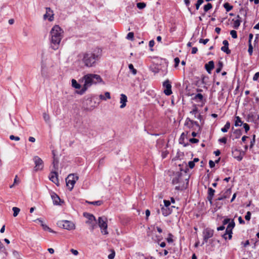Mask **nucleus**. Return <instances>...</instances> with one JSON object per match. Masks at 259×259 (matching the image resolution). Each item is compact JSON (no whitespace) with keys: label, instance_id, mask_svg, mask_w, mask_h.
Wrapping results in <instances>:
<instances>
[{"label":"nucleus","instance_id":"1","mask_svg":"<svg viewBox=\"0 0 259 259\" xmlns=\"http://www.w3.org/2000/svg\"><path fill=\"white\" fill-rule=\"evenodd\" d=\"M63 30L57 25H55L50 31L51 47L54 50L59 49L63 36Z\"/></svg>","mask_w":259,"mask_h":259},{"label":"nucleus","instance_id":"2","mask_svg":"<svg viewBox=\"0 0 259 259\" xmlns=\"http://www.w3.org/2000/svg\"><path fill=\"white\" fill-rule=\"evenodd\" d=\"M82 79L84 81L82 89L76 93L79 95H83L88 89L93 84L103 82V80L99 75L95 74H88L83 76Z\"/></svg>","mask_w":259,"mask_h":259},{"label":"nucleus","instance_id":"3","mask_svg":"<svg viewBox=\"0 0 259 259\" xmlns=\"http://www.w3.org/2000/svg\"><path fill=\"white\" fill-rule=\"evenodd\" d=\"M100 56L99 49H98L97 53L94 52L86 53L83 55L82 62L85 66L88 67H93L99 59Z\"/></svg>","mask_w":259,"mask_h":259},{"label":"nucleus","instance_id":"4","mask_svg":"<svg viewBox=\"0 0 259 259\" xmlns=\"http://www.w3.org/2000/svg\"><path fill=\"white\" fill-rule=\"evenodd\" d=\"M98 224L99 227L101 230V233L104 235L108 234L107 231V219L105 217H99L98 220Z\"/></svg>","mask_w":259,"mask_h":259},{"label":"nucleus","instance_id":"5","mask_svg":"<svg viewBox=\"0 0 259 259\" xmlns=\"http://www.w3.org/2000/svg\"><path fill=\"white\" fill-rule=\"evenodd\" d=\"M78 177L74 174H70L66 179V185L69 187L70 191H71L74 187L76 182L78 180Z\"/></svg>","mask_w":259,"mask_h":259},{"label":"nucleus","instance_id":"6","mask_svg":"<svg viewBox=\"0 0 259 259\" xmlns=\"http://www.w3.org/2000/svg\"><path fill=\"white\" fill-rule=\"evenodd\" d=\"M57 225L59 226L68 230H71L75 229V225L74 223L69 221H60L58 222Z\"/></svg>","mask_w":259,"mask_h":259},{"label":"nucleus","instance_id":"7","mask_svg":"<svg viewBox=\"0 0 259 259\" xmlns=\"http://www.w3.org/2000/svg\"><path fill=\"white\" fill-rule=\"evenodd\" d=\"M213 230L208 228H207L203 230L202 232L203 242L202 243V245H203L204 243L207 242L208 240L213 236Z\"/></svg>","mask_w":259,"mask_h":259},{"label":"nucleus","instance_id":"8","mask_svg":"<svg viewBox=\"0 0 259 259\" xmlns=\"http://www.w3.org/2000/svg\"><path fill=\"white\" fill-rule=\"evenodd\" d=\"M35 164L34 170L37 171L41 170L44 167V162L42 160L37 156H35L33 158Z\"/></svg>","mask_w":259,"mask_h":259},{"label":"nucleus","instance_id":"9","mask_svg":"<svg viewBox=\"0 0 259 259\" xmlns=\"http://www.w3.org/2000/svg\"><path fill=\"white\" fill-rule=\"evenodd\" d=\"M163 86L165 88V89L164 90V93L166 95L169 96L172 94L171 89V85L170 81L168 79L163 82Z\"/></svg>","mask_w":259,"mask_h":259},{"label":"nucleus","instance_id":"10","mask_svg":"<svg viewBox=\"0 0 259 259\" xmlns=\"http://www.w3.org/2000/svg\"><path fill=\"white\" fill-rule=\"evenodd\" d=\"M44 18L46 19L48 18L50 21H52L54 19L53 11L50 8H46V13L44 15Z\"/></svg>","mask_w":259,"mask_h":259},{"label":"nucleus","instance_id":"11","mask_svg":"<svg viewBox=\"0 0 259 259\" xmlns=\"http://www.w3.org/2000/svg\"><path fill=\"white\" fill-rule=\"evenodd\" d=\"M50 180L57 185H59V181L58 179V174L56 171H52L51 172Z\"/></svg>","mask_w":259,"mask_h":259},{"label":"nucleus","instance_id":"12","mask_svg":"<svg viewBox=\"0 0 259 259\" xmlns=\"http://www.w3.org/2000/svg\"><path fill=\"white\" fill-rule=\"evenodd\" d=\"M214 193H215V190L214 189H213L212 188L209 187L208 188V195H207V198L208 200L209 201L210 204H212V200L213 197L214 196Z\"/></svg>","mask_w":259,"mask_h":259},{"label":"nucleus","instance_id":"13","mask_svg":"<svg viewBox=\"0 0 259 259\" xmlns=\"http://www.w3.org/2000/svg\"><path fill=\"white\" fill-rule=\"evenodd\" d=\"M214 62L213 61H210L205 65V68L208 73H211V71L214 68Z\"/></svg>","mask_w":259,"mask_h":259},{"label":"nucleus","instance_id":"14","mask_svg":"<svg viewBox=\"0 0 259 259\" xmlns=\"http://www.w3.org/2000/svg\"><path fill=\"white\" fill-rule=\"evenodd\" d=\"M127 102V97L124 94L120 95V103H121V105L120 106V108H123L126 106V103Z\"/></svg>","mask_w":259,"mask_h":259},{"label":"nucleus","instance_id":"15","mask_svg":"<svg viewBox=\"0 0 259 259\" xmlns=\"http://www.w3.org/2000/svg\"><path fill=\"white\" fill-rule=\"evenodd\" d=\"M161 211L162 215L164 217H166L171 213L172 209L170 207H165L162 206L161 208Z\"/></svg>","mask_w":259,"mask_h":259},{"label":"nucleus","instance_id":"16","mask_svg":"<svg viewBox=\"0 0 259 259\" xmlns=\"http://www.w3.org/2000/svg\"><path fill=\"white\" fill-rule=\"evenodd\" d=\"M53 203L55 205L60 204L59 202L61 201L60 197L55 193H53L51 195Z\"/></svg>","mask_w":259,"mask_h":259},{"label":"nucleus","instance_id":"17","mask_svg":"<svg viewBox=\"0 0 259 259\" xmlns=\"http://www.w3.org/2000/svg\"><path fill=\"white\" fill-rule=\"evenodd\" d=\"M92 100L91 98H88L87 99L86 102L84 103V105H85V104H86V105H87V107H85V110H87L88 111H89V110L91 111L94 108L95 106H91V107L88 106V104H90L91 103H92Z\"/></svg>","mask_w":259,"mask_h":259},{"label":"nucleus","instance_id":"18","mask_svg":"<svg viewBox=\"0 0 259 259\" xmlns=\"http://www.w3.org/2000/svg\"><path fill=\"white\" fill-rule=\"evenodd\" d=\"M86 223L89 224L90 225V229L92 231H93L97 227L96 220L93 222L87 221Z\"/></svg>","mask_w":259,"mask_h":259},{"label":"nucleus","instance_id":"19","mask_svg":"<svg viewBox=\"0 0 259 259\" xmlns=\"http://www.w3.org/2000/svg\"><path fill=\"white\" fill-rule=\"evenodd\" d=\"M84 216L88 219V221L93 222L96 220L95 217L92 214L84 213Z\"/></svg>","mask_w":259,"mask_h":259},{"label":"nucleus","instance_id":"20","mask_svg":"<svg viewBox=\"0 0 259 259\" xmlns=\"http://www.w3.org/2000/svg\"><path fill=\"white\" fill-rule=\"evenodd\" d=\"M237 18L238 19H237L236 20H235L234 22V24H233V27L235 29L238 28V27H239V26L240 25L241 22V18L240 17V16L239 15L237 16Z\"/></svg>","mask_w":259,"mask_h":259},{"label":"nucleus","instance_id":"21","mask_svg":"<svg viewBox=\"0 0 259 259\" xmlns=\"http://www.w3.org/2000/svg\"><path fill=\"white\" fill-rule=\"evenodd\" d=\"M235 226V223L233 220H232L229 223V224L227 227V231H232L233 229L234 228Z\"/></svg>","mask_w":259,"mask_h":259},{"label":"nucleus","instance_id":"22","mask_svg":"<svg viewBox=\"0 0 259 259\" xmlns=\"http://www.w3.org/2000/svg\"><path fill=\"white\" fill-rule=\"evenodd\" d=\"M190 113L192 115H194V116L197 118H199L201 117V115L198 114V109L196 107H195L191 111H190Z\"/></svg>","mask_w":259,"mask_h":259},{"label":"nucleus","instance_id":"23","mask_svg":"<svg viewBox=\"0 0 259 259\" xmlns=\"http://www.w3.org/2000/svg\"><path fill=\"white\" fill-rule=\"evenodd\" d=\"M243 122L241 121V118L239 116L235 117V126H239L243 124Z\"/></svg>","mask_w":259,"mask_h":259},{"label":"nucleus","instance_id":"24","mask_svg":"<svg viewBox=\"0 0 259 259\" xmlns=\"http://www.w3.org/2000/svg\"><path fill=\"white\" fill-rule=\"evenodd\" d=\"M37 220H38L39 222H40L41 223V225L42 227V228L45 231H49L50 232H53V230L50 228L48 226H47L46 225H45L43 224V222L41 220H40V219H38Z\"/></svg>","mask_w":259,"mask_h":259},{"label":"nucleus","instance_id":"25","mask_svg":"<svg viewBox=\"0 0 259 259\" xmlns=\"http://www.w3.org/2000/svg\"><path fill=\"white\" fill-rule=\"evenodd\" d=\"M233 134L235 136V139H238L242 135V131L240 129L235 130L233 132Z\"/></svg>","mask_w":259,"mask_h":259},{"label":"nucleus","instance_id":"26","mask_svg":"<svg viewBox=\"0 0 259 259\" xmlns=\"http://www.w3.org/2000/svg\"><path fill=\"white\" fill-rule=\"evenodd\" d=\"M230 127V122L227 121L224 127L221 128V131L223 133H226Z\"/></svg>","mask_w":259,"mask_h":259},{"label":"nucleus","instance_id":"27","mask_svg":"<svg viewBox=\"0 0 259 259\" xmlns=\"http://www.w3.org/2000/svg\"><path fill=\"white\" fill-rule=\"evenodd\" d=\"M72 86L75 89H80L81 85L80 84L78 83L76 80L74 79H72L71 80Z\"/></svg>","mask_w":259,"mask_h":259},{"label":"nucleus","instance_id":"28","mask_svg":"<svg viewBox=\"0 0 259 259\" xmlns=\"http://www.w3.org/2000/svg\"><path fill=\"white\" fill-rule=\"evenodd\" d=\"M203 95L201 94L198 93L195 95L193 98V99L198 101H201L203 100Z\"/></svg>","mask_w":259,"mask_h":259},{"label":"nucleus","instance_id":"29","mask_svg":"<svg viewBox=\"0 0 259 259\" xmlns=\"http://www.w3.org/2000/svg\"><path fill=\"white\" fill-rule=\"evenodd\" d=\"M231 194V188L227 189L224 193L223 194L224 195V198H229Z\"/></svg>","mask_w":259,"mask_h":259},{"label":"nucleus","instance_id":"30","mask_svg":"<svg viewBox=\"0 0 259 259\" xmlns=\"http://www.w3.org/2000/svg\"><path fill=\"white\" fill-rule=\"evenodd\" d=\"M181 177L180 174L177 175L175 177H174L172 180V184H178L180 182L179 179Z\"/></svg>","mask_w":259,"mask_h":259},{"label":"nucleus","instance_id":"31","mask_svg":"<svg viewBox=\"0 0 259 259\" xmlns=\"http://www.w3.org/2000/svg\"><path fill=\"white\" fill-rule=\"evenodd\" d=\"M224 7L227 12H229L233 9V6L230 5L228 3H225L224 4Z\"/></svg>","mask_w":259,"mask_h":259},{"label":"nucleus","instance_id":"32","mask_svg":"<svg viewBox=\"0 0 259 259\" xmlns=\"http://www.w3.org/2000/svg\"><path fill=\"white\" fill-rule=\"evenodd\" d=\"M218 67L217 68L215 72L218 73L221 72V71L223 68V62L221 61H219L218 62Z\"/></svg>","mask_w":259,"mask_h":259},{"label":"nucleus","instance_id":"33","mask_svg":"<svg viewBox=\"0 0 259 259\" xmlns=\"http://www.w3.org/2000/svg\"><path fill=\"white\" fill-rule=\"evenodd\" d=\"M128 68L134 75H136L137 74V71L136 69L134 68L132 64H130L128 65Z\"/></svg>","mask_w":259,"mask_h":259},{"label":"nucleus","instance_id":"34","mask_svg":"<svg viewBox=\"0 0 259 259\" xmlns=\"http://www.w3.org/2000/svg\"><path fill=\"white\" fill-rule=\"evenodd\" d=\"M12 210L14 211L13 216L14 217H16V216H17L20 211V209L19 208L16 207H13L12 208Z\"/></svg>","mask_w":259,"mask_h":259},{"label":"nucleus","instance_id":"35","mask_svg":"<svg viewBox=\"0 0 259 259\" xmlns=\"http://www.w3.org/2000/svg\"><path fill=\"white\" fill-rule=\"evenodd\" d=\"M221 51L226 53L227 54H230L231 51L229 49L228 47L223 46L221 48Z\"/></svg>","mask_w":259,"mask_h":259},{"label":"nucleus","instance_id":"36","mask_svg":"<svg viewBox=\"0 0 259 259\" xmlns=\"http://www.w3.org/2000/svg\"><path fill=\"white\" fill-rule=\"evenodd\" d=\"M212 7V5L210 3H208L207 5L204 6V11L205 12H207Z\"/></svg>","mask_w":259,"mask_h":259},{"label":"nucleus","instance_id":"37","mask_svg":"<svg viewBox=\"0 0 259 259\" xmlns=\"http://www.w3.org/2000/svg\"><path fill=\"white\" fill-rule=\"evenodd\" d=\"M146 6V5L145 3H138L137 4V7L139 9H143L145 8Z\"/></svg>","mask_w":259,"mask_h":259},{"label":"nucleus","instance_id":"38","mask_svg":"<svg viewBox=\"0 0 259 259\" xmlns=\"http://www.w3.org/2000/svg\"><path fill=\"white\" fill-rule=\"evenodd\" d=\"M115 252L114 251V250H111V253H110L108 256V258L109 259H113L115 257Z\"/></svg>","mask_w":259,"mask_h":259},{"label":"nucleus","instance_id":"39","mask_svg":"<svg viewBox=\"0 0 259 259\" xmlns=\"http://www.w3.org/2000/svg\"><path fill=\"white\" fill-rule=\"evenodd\" d=\"M134 34L133 32H129L126 38L127 39H129V40H133V38H134Z\"/></svg>","mask_w":259,"mask_h":259},{"label":"nucleus","instance_id":"40","mask_svg":"<svg viewBox=\"0 0 259 259\" xmlns=\"http://www.w3.org/2000/svg\"><path fill=\"white\" fill-rule=\"evenodd\" d=\"M255 135H253L252 139L250 141V146H249L250 148H252L253 147V146L255 144Z\"/></svg>","mask_w":259,"mask_h":259},{"label":"nucleus","instance_id":"41","mask_svg":"<svg viewBox=\"0 0 259 259\" xmlns=\"http://www.w3.org/2000/svg\"><path fill=\"white\" fill-rule=\"evenodd\" d=\"M248 52L249 55L251 56L253 52V47L251 43L249 44Z\"/></svg>","mask_w":259,"mask_h":259},{"label":"nucleus","instance_id":"42","mask_svg":"<svg viewBox=\"0 0 259 259\" xmlns=\"http://www.w3.org/2000/svg\"><path fill=\"white\" fill-rule=\"evenodd\" d=\"M230 34L233 38H236L237 37V32L234 30H232L230 31Z\"/></svg>","mask_w":259,"mask_h":259},{"label":"nucleus","instance_id":"43","mask_svg":"<svg viewBox=\"0 0 259 259\" xmlns=\"http://www.w3.org/2000/svg\"><path fill=\"white\" fill-rule=\"evenodd\" d=\"M203 0H198L195 5L196 10H198L200 6L203 3Z\"/></svg>","mask_w":259,"mask_h":259},{"label":"nucleus","instance_id":"44","mask_svg":"<svg viewBox=\"0 0 259 259\" xmlns=\"http://www.w3.org/2000/svg\"><path fill=\"white\" fill-rule=\"evenodd\" d=\"M209 41V39L208 38H206V39H202V38H201L199 39V42L200 43V44H203L204 45H206Z\"/></svg>","mask_w":259,"mask_h":259},{"label":"nucleus","instance_id":"45","mask_svg":"<svg viewBox=\"0 0 259 259\" xmlns=\"http://www.w3.org/2000/svg\"><path fill=\"white\" fill-rule=\"evenodd\" d=\"M251 212L250 211H247L245 216V219L246 221H249L250 220V218H251Z\"/></svg>","mask_w":259,"mask_h":259},{"label":"nucleus","instance_id":"46","mask_svg":"<svg viewBox=\"0 0 259 259\" xmlns=\"http://www.w3.org/2000/svg\"><path fill=\"white\" fill-rule=\"evenodd\" d=\"M89 203L90 204L95 205L99 206L102 204V202L101 201H93V202H89Z\"/></svg>","mask_w":259,"mask_h":259},{"label":"nucleus","instance_id":"47","mask_svg":"<svg viewBox=\"0 0 259 259\" xmlns=\"http://www.w3.org/2000/svg\"><path fill=\"white\" fill-rule=\"evenodd\" d=\"M243 127L245 129V133H247V132L250 129L249 125L247 123H243Z\"/></svg>","mask_w":259,"mask_h":259},{"label":"nucleus","instance_id":"48","mask_svg":"<svg viewBox=\"0 0 259 259\" xmlns=\"http://www.w3.org/2000/svg\"><path fill=\"white\" fill-rule=\"evenodd\" d=\"M58 161L55 158H54L53 164L54 168L55 169H56L58 168Z\"/></svg>","mask_w":259,"mask_h":259},{"label":"nucleus","instance_id":"49","mask_svg":"<svg viewBox=\"0 0 259 259\" xmlns=\"http://www.w3.org/2000/svg\"><path fill=\"white\" fill-rule=\"evenodd\" d=\"M10 139L11 140H15V141H19L20 140V138L19 137L15 136L14 135H11L10 136Z\"/></svg>","mask_w":259,"mask_h":259},{"label":"nucleus","instance_id":"50","mask_svg":"<svg viewBox=\"0 0 259 259\" xmlns=\"http://www.w3.org/2000/svg\"><path fill=\"white\" fill-rule=\"evenodd\" d=\"M163 202H164V205L163 206V207H169V206L170 205V202L169 200H164Z\"/></svg>","mask_w":259,"mask_h":259},{"label":"nucleus","instance_id":"51","mask_svg":"<svg viewBox=\"0 0 259 259\" xmlns=\"http://www.w3.org/2000/svg\"><path fill=\"white\" fill-rule=\"evenodd\" d=\"M188 120L190 121L191 124H192V125L194 124L197 126H199V124L198 123V122L197 121H195L192 120H191L189 118H187V121Z\"/></svg>","mask_w":259,"mask_h":259},{"label":"nucleus","instance_id":"52","mask_svg":"<svg viewBox=\"0 0 259 259\" xmlns=\"http://www.w3.org/2000/svg\"><path fill=\"white\" fill-rule=\"evenodd\" d=\"M43 117H44V120L47 122L50 119L49 115L46 113H44L43 114Z\"/></svg>","mask_w":259,"mask_h":259},{"label":"nucleus","instance_id":"53","mask_svg":"<svg viewBox=\"0 0 259 259\" xmlns=\"http://www.w3.org/2000/svg\"><path fill=\"white\" fill-rule=\"evenodd\" d=\"M172 235L171 234H168V237L167 238L166 240L168 243H172L173 242V239H172Z\"/></svg>","mask_w":259,"mask_h":259},{"label":"nucleus","instance_id":"54","mask_svg":"<svg viewBox=\"0 0 259 259\" xmlns=\"http://www.w3.org/2000/svg\"><path fill=\"white\" fill-rule=\"evenodd\" d=\"M258 77H259V72H257L254 74V75L253 76L252 79L253 81H257Z\"/></svg>","mask_w":259,"mask_h":259},{"label":"nucleus","instance_id":"55","mask_svg":"<svg viewBox=\"0 0 259 259\" xmlns=\"http://www.w3.org/2000/svg\"><path fill=\"white\" fill-rule=\"evenodd\" d=\"M155 41L154 40H151L149 42V46L150 48L151 51H153L152 48L154 46Z\"/></svg>","mask_w":259,"mask_h":259},{"label":"nucleus","instance_id":"56","mask_svg":"<svg viewBox=\"0 0 259 259\" xmlns=\"http://www.w3.org/2000/svg\"><path fill=\"white\" fill-rule=\"evenodd\" d=\"M227 138L226 137H223L222 138H221L219 140V141L220 142V143H224V144H226L227 143Z\"/></svg>","mask_w":259,"mask_h":259},{"label":"nucleus","instance_id":"57","mask_svg":"<svg viewBox=\"0 0 259 259\" xmlns=\"http://www.w3.org/2000/svg\"><path fill=\"white\" fill-rule=\"evenodd\" d=\"M226 234H228V239H231L232 238V231H227L226 230Z\"/></svg>","mask_w":259,"mask_h":259},{"label":"nucleus","instance_id":"58","mask_svg":"<svg viewBox=\"0 0 259 259\" xmlns=\"http://www.w3.org/2000/svg\"><path fill=\"white\" fill-rule=\"evenodd\" d=\"M189 142L191 143H197L199 140L195 138H191L189 140Z\"/></svg>","mask_w":259,"mask_h":259},{"label":"nucleus","instance_id":"59","mask_svg":"<svg viewBox=\"0 0 259 259\" xmlns=\"http://www.w3.org/2000/svg\"><path fill=\"white\" fill-rule=\"evenodd\" d=\"M174 61L175 63V67H177L180 63V61L179 58L178 57L175 58L174 59Z\"/></svg>","mask_w":259,"mask_h":259},{"label":"nucleus","instance_id":"60","mask_svg":"<svg viewBox=\"0 0 259 259\" xmlns=\"http://www.w3.org/2000/svg\"><path fill=\"white\" fill-rule=\"evenodd\" d=\"M230 221V219H224L223 220V225L225 226V225L229 224Z\"/></svg>","mask_w":259,"mask_h":259},{"label":"nucleus","instance_id":"61","mask_svg":"<svg viewBox=\"0 0 259 259\" xmlns=\"http://www.w3.org/2000/svg\"><path fill=\"white\" fill-rule=\"evenodd\" d=\"M188 165L190 168H193L195 166V163L193 161H190L188 162Z\"/></svg>","mask_w":259,"mask_h":259},{"label":"nucleus","instance_id":"62","mask_svg":"<svg viewBox=\"0 0 259 259\" xmlns=\"http://www.w3.org/2000/svg\"><path fill=\"white\" fill-rule=\"evenodd\" d=\"M71 252L74 255H77L78 254V252L77 250H75L74 249H70Z\"/></svg>","mask_w":259,"mask_h":259},{"label":"nucleus","instance_id":"63","mask_svg":"<svg viewBox=\"0 0 259 259\" xmlns=\"http://www.w3.org/2000/svg\"><path fill=\"white\" fill-rule=\"evenodd\" d=\"M209 165L210 167L213 168L215 166V162H213L212 160H209Z\"/></svg>","mask_w":259,"mask_h":259},{"label":"nucleus","instance_id":"64","mask_svg":"<svg viewBox=\"0 0 259 259\" xmlns=\"http://www.w3.org/2000/svg\"><path fill=\"white\" fill-rule=\"evenodd\" d=\"M198 51V49L196 47H193L192 48V52H191V53L192 54H195L197 53V52Z\"/></svg>","mask_w":259,"mask_h":259}]
</instances>
